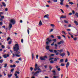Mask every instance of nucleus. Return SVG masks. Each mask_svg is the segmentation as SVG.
<instances>
[{
  "mask_svg": "<svg viewBox=\"0 0 78 78\" xmlns=\"http://www.w3.org/2000/svg\"><path fill=\"white\" fill-rule=\"evenodd\" d=\"M37 70L39 71H37L36 72L34 73V72H33L32 73L33 74H34V75L36 76H37V74H38L39 73H41L42 72V70L40 69L39 68V66H38L37 64V63H36L35 65V68L34 69V70L35 71H36Z\"/></svg>",
  "mask_w": 78,
  "mask_h": 78,
  "instance_id": "f257e3e1",
  "label": "nucleus"
},
{
  "mask_svg": "<svg viewBox=\"0 0 78 78\" xmlns=\"http://www.w3.org/2000/svg\"><path fill=\"white\" fill-rule=\"evenodd\" d=\"M13 49L14 50V51H15L16 52L15 53V54L16 56H17V57H20V55H19L20 54V51H18V50H19V45L17 44H15V46L13 47Z\"/></svg>",
  "mask_w": 78,
  "mask_h": 78,
  "instance_id": "f03ea898",
  "label": "nucleus"
},
{
  "mask_svg": "<svg viewBox=\"0 0 78 78\" xmlns=\"http://www.w3.org/2000/svg\"><path fill=\"white\" fill-rule=\"evenodd\" d=\"M59 55L60 56H62V57H64L65 55H66V54L64 52H63L61 53H59L58 52L56 53L55 55Z\"/></svg>",
  "mask_w": 78,
  "mask_h": 78,
  "instance_id": "7ed1b4c3",
  "label": "nucleus"
},
{
  "mask_svg": "<svg viewBox=\"0 0 78 78\" xmlns=\"http://www.w3.org/2000/svg\"><path fill=\"white\" fill-rule=\"evenodd\" d=\"M16 23V21L14 19H11L10 20V23H12V25H14Z\"/></svg>",
  "mask_w": 78,
  "mask_h": 78,
  "instance_id": "20e7f679",
  "label": "nucleus"
},
{
  "mask_svg": "<svg viewBox=\"0 0 78 78\" xmlns=\"http://www.w3.org/2000/svg\"><path fill=\"white\" fill-rule=\"evenodd\" d=\"M47 56H44V57H40V59L41 60H44L45 59V58H47Z\"/></svg>",
  "mask_w": 78,
  "mask_h": 78,
  "instance_id": "39448f33",
  "label": "nucleus"
},
{
  "mask_svg": "<svg viewBox=\"0 0 78 78\" xmlns=\"http://www.w3.org/2000/svg\"><path fill=\"white\" fill-rule=\"evenodd\" d=\"M12 27V24L11 23H9V30H11V28Z\"/></svg>",
  "mask_w": 78,
  "mask_h": 78,
  "instance_id": "423d86ee",
  "label": "nucleus"
},
{
  "mask_svg": "<svg viewBox=\"0 0 78 78\" xmlns=\"http://www.w3.org/2000/svg\"><path fill=\"white\" fill-rule=\"evenodd\" d=\"M3 56L4 58H7V57H9V55L8 54H7V55L5 54L3 55Z\"/></svg>",
  "mask_w": 78,
  "mask_h": 78,
  "instance_id": "0eeeda50",
  "label": "nucleus"
},
{
  "mask_svg": "<svg viewBox=\"0 0 78 78\" xmlns=\"http://www.w3.org/2000/svg\"><path fill=\"white\" fill-rule=\"evenodd\" d=\"M63 49H60V50H57V51H59L60 53H62V52H63Z\"/></svg>",
  "mask_w": 78,
  "mask_h": 78,
  "instance_id": "6e6552de",
  "label": "nucleus"
},
{
  "mask_svg": "<svg viewBox=\"0 0 78 78\" xmlns=\"http://www.w3.org/2000/svg\"><path fill=\"white\" fill-rule=\"evenodd\" d=\"M48 16H49V15L48 14L47 15L44 16V18H47V19H49Z\"/></svg>",
  "mask_w": 78,
  "mask_h": 78,
  "instance_id": "1a4fd4ad",
  "label": "nucleus"
},
{
  "mask_svg": "<svg viewBox=\"0 0 78 78\" xmlns=\"http://www.w3.org/2000/svg\"><path fill=\"white\" fill-rule=\"evenodd\" d=\"M61 18H66V15H65V16L62 15L60 17V19H61Z\"/></svg>",
  "mask_w": 78,
  "mask_h": 78,
  "instance_id": "9d476101",
  "label": "nucleus"
},
{
  "mask_svg": "<svg viewBox=\"0 0 78 78\" xmlns=\"http://www.w3.org/2000/svg\"><path fill=\"white\" fill-rule=\"evenodd\" d=\"M38 25L39 26H41V25H42V21H41V20L40 21Z\"/></svg>",
  "mask_w": 78,
  "mask_h": 78,
  "instance_id": "9b49d317",
  "label": "nucleus"
},
{
  "mask_svg": "<svg viewBox=\"0 0 78 78\" xmlns=\"http://www.w3.org/2000/svg\"><path fill=\"white\" fill-rule=\"evenodd\" d=\"M61 2L60 4L61 5H63V2H64V0H60Z\"/></svg>",
  "mask_w": 78,
  "mask_h": 78,
  "instance_id": "f8f14e48",
  "label": "nucleus"
},
{
  "mask_svg": "<svg viewBox=\"0 0 78 78\" xmlns=\"http://www.w3.org/2000/svg\"><path fill=\"white\" fill-rule=\"evenodd\" d=\"M70 65V62H68L67 63L66 65V67L67 69L68 68V67L69 66V65Z\"/></svg>",
  "mask_w": 78,
  "mask_h": 78,
  "instance_id": "ddd939ff",
  "label": "nucleus"
},
{
  "mask_svg": "<svg viewBox=\"0 0 78 78\" xmlns=\"http://www.w3.org/2000/svg\"><path fill=\"white\" fill-rule=\"evenodd\" d=\"M46 50H50V46H47L46 47Z\"/></svg>",
  "mask_w": 78,
  "mask_h": 78,
  "instance_id": "4468645a",
  "label": "nucleus"
},
{
  "mask_svg": "<svg viewBox=\"0 0 78 78\" xmlns=\"http://www.w3.org/2000/svg\"><path fill=\"white\" fill-rule=\"evenodd\" d=\"M47 40L49 42H51L52 41V40H49V38H48L47 39Z\"/></svg>",
  "mask_w": 78,
  "mask_h": 78,
  "instance_id": "2eb2a0df",
  "label": "nucleus"
},
{
  "mask_svg": "<svg viewBox=\"0 0 78 78\" xmlns=\"http://www.w3.org/2000/svg\"><path fill=\"white\" fill-rule=\"evenodd\" d=\"M12 74H11L10 75L8 74V78H11V76H12Z\"/></svg>",
  "mask_w": 78,
  "mask_h": 78,
  "instance_id": "dca6fc26",
  "label": "nucleus"
},
{
  "mask_svg": "<svg viewBox=\"0 0 78 78\" xmlns=\"http://www.w3.org/2000/svg\"><path fill=\"white\" fill-rule=\"evenodd\" d=\"M74 23H75L76 25H78V22L76 21H74Z\"/></svg>",
  "mask_w": 78,
  "mask_h": 78,
  "instance_id": "f3484780",
  "label": "nucleus"
},
{
  "mask_svg": "<svg viewBox=\"0 0 78 78\" xmlns=\"http://www.w3.org/2000/svg\"><path fill=\"white\" fill-rule=\"evenodd\" d=\"M29 30H31V29L30 28H28V29L27 30V33H28V34H30V31H29Z\"/></svg>",
  "mask_w": 78,
  "mask_h": 78,
  "instance_id": "a211bd4d",
  "label": "nucleus"
},
{
  "mask_svg": "<svg viewBox=\"0 0 78 78\" xmlns=\"http://www.w3.org/2000/svg\"><path fill=\"white\" fill-rule=\"evenodd\" d=\"M10 40V41H12V39H11V38L10 37H9L7 40V41H9V40Z\"/></svg>",
  "mask_w": 78,
  "mask_h": 78,
  "instance_id": "6ab92c4d",
  "label": "nucleus"
},
{
  "mask_svg": "<svg viewBox=\"0 0 78 78\" xmlns=\"http://www.w3.org/2000/svg\"><path fill=\"white\" fill-rule=\"evenodd\" d=\"M15 75L16 76V78H19V76H17V74L15 73Z\"/></svg>",
  "mask_w": 78,
  "mask_h": 78,
  "instance_id": "aec40b11",
  "label": "nucleus"
},
{
  "mask_svg": "<svg viewBox=\"0 0 78 78\" xmlns=\"http://www.w3.org/2000/svg\"><path fill=\"white\" fill-rule=\"evenodd\" d=\"M64 22L66 23H69V22H68V21H67L66 20H64Z\"/></svg>",
  "mask_w": 78,
  "mask_h": 78,
  "instance_id": "412c9836",
  "label": "nucleus"
},
{
  "mask_svg": "<svg viewBox=\"0 0 78 78\" xmlns=\"http://www.w3.org/2000/svg\"><path fill=\"white\" fill-rule=\"evenodd\" d=\"M69 4H70V5H73V2H69Z\"/></svg>",
  "mask_w": 78,
  "mask_h": 78,
  "instance_id": "4be33fe9",
  "label": "nucleus"
},
{
  "mask_svg": "<svg viewBox=\"0 0 78 78\" xmlns=\"http://www.w3.org/2000/svg\"><path fill=\"white\" fill-rule=\"evenodd\" d=\"M50 26H51V27H55V25L53 24H51L50 25Z\"/></svg>",
  "mask_w": 78,
  "mask_h": 78,
  "instance_id": "5701e85b",
  "label": "nucleus"
},
{
  "mask_svg": "<svg viewBox=\"0 0 78 78\" xmlns=\"http://www.w3.org/2000/svg\"><path fill=\"white\" fill-rule=\"evenodd\" d=\"M49 67L50 68V70H51V69H52V68H53L52 67V66H49Z\"/></svg>",
  "mask_w": 78,
  "mask_h": 78,
  "instance_id": "b1692460",
  "label": "nucleus"
},
{
  "mask_svg": "<svg viewBox=\"0 0 78 78\" xmlns=\"http://www.w3.org/2000/svg\"><path fill=\"white\" fill-rule=\"evenodd\" d=\"M57 37L58 39H61V37L60 36H57Z\"/></svg>",
  "mask_w": 78,
  "mask_h": 78,
  "instance_id": "393cba45",
  "label": "nucleus"
},
{
  "mask_svg": "<svg viewBox=\"0 0 78 78\" xmlns=\"http://www.w3.org/2000/svg\"><path fill=\"white\" fill-rule=\"evenodd\" d=\"M2 5H3V6H4V7H5V6H6V4H5V3L4 2H2Z\"/></svg>",
  "mask_w": 78,
  "mask_h": 78,
  "instance_id": "a878e982",
  "label": "nucleus"
},
{
  "mask_svg": "<svg viewBox=\"0 0 78 78\" xmlns=\"http://www.w3.org/2000/svg\"><path fill=\"white\" fill-rule=\"evenodd\" d=\"M49 51L50 52H53V50L52 49H49Z\"/></svg>",
  "mask_w": 78,
  "mask_h": 78,
  "instance_id": "bb28decb",
  "label": "nucleus"
},
{
  "mask_svg": "<svg viewBox=\"0 0 78 78\" xmlns=\"http://www.w3.org/2000/svg\"><path fill=\"white\" fill-rule=\"evenodd\" d=\"M60 62H64V59H60Z\"/></svg>",
  "mask_w": 78,
  "mask_h": 78,
  "instance_id": "cd10ccee",
  "label": "nucleus"
},
{
  "mask_svg": "<svg viewBox=\"0 0 78 78\" xmlns=\"http://www.w3.org/2000/svg\"><path fill=\"white\" fill-rule=\"evenodd\" d=\"M6 67H7V64H4V67H5V68H6Z\"/></svg>",
  "mask_w": 78,
  "mask_h": 78,
  "instance_id": "c85d7f7f",
  "label": "nucleus"
},
{
  "mask_svg": "<svg viewBox=\"0 0 78 78\" xmlns=\"http://www.w3.org/2000/svg\"><path fill=\"white\" fill-rule=\"evenodd\" d=\"M67 53L68 56H70V53L69 52V51H67Z\"/></svg>",
  "mask_w": 78,
  "mask_h": 78,
  "instance_id": "c756f323",
  "label": "nucleus"
},
{
  "mask_svg": "<svg viewBox=\"0 0 78 78\" xmlns=\"http://www.w3.org/2000/svg\"><path fill=\"white\" fill-rule=\"evenodd\" d=\"M60 42L61 44H64V41H60Z\"/></svg>",
  "mask_w": 78,
  "mask_h": 78,
  "instance_id": "7c9ffc66",
  "label": "nucleus"
},
{
  "mask_svg": "<svg viewBox=\"0 0 78 78\" xmlns=\"http://www.w3.org/2000/svg\"><path fill=\"white\" fill-rule=\"evenodd\" d=\"M75 15L76 17H78V13L77 12L76 13Z\"/></svg>",
  "mask_w": 78,
  "mask_h": 78,
  "instance_id": "2f4dec72",
  "label": "nucleus"
},
{
  "mask_svg": "<svg viewBox=\"0 0 78 78\" xmlns=\"http://www.w3.org/2000/svg\"><path fill=\"white\" fill-rule=\"evenodd\" d=\"M52 41L53 42H56V39H53L52 40Z\"/></svg>",
  "mask_w": 78,
  "mask_h": 78,
  "instance_id": "473e14b6",
  "label": "nucleus"
},
{
  "mask_svg": "<svg viewBox=\"0 0 78 78\" xmlns=\"http://www.w3.org/2000/svg\"><path fill=\"white\" fill-rule=\"evenodd\" d=\"M12 42V40H10L9 42V44H11V43Z\"/></svg>",
  "mask_w": 78,
  "mask_h": 78,
  "instance_id": "72a5a7b5",
  "label": "nucleus"
},
{
  "mask_svg": "<svg viewBox=\"0 0 78 78\" xmlns=\"http://www.w3.org/2000/svg\"><path fill=\"white\" fill-rule=\"evenodd\" d=\"M54 59V58H51L49 59V60L50 61V60H52V59Z\"/></svg>",
  "mask_w": 78,
  "mask_h": 78,
  "instance_id": "f704fd0d",
  "label": "nucleus"
},
{
  "mask_svg": "<svg viewBox=\"0 0 78 78\" xmlns=\"http://www.w3.org/2000/svg\"><path fill=\"white\" fill-rule=\"evenodd\" d=\"M54 78H59V76H54Z\"/></svg>",
  "mask_w": 78,
  "mask_h": 78,
  "instance_id": "c9c22d12",
  "label": "nucleus"
},
{
  "mask_svg": "<svg viewBox=\"0 0 78 78\" xmlns=\"http://www.w3.org/2000/svg\"><path fill=\"white\" fill-rule=\"evenodd\" d=\"M50 62L51 63H53L54 62V61L53 60H51L50 61Z\"/></svg>",
  "mask_w": 78,
  "mask_h": 78,
  "instance_id": "e433bc0d",
  "label": "nucleus"
},
{
  "mask_svg": "<svg viewBox=\"0 0 78 78\" xmlns=\"http://www.w3.org/2000/svg\"><path fill=\"white\" fill-rule=\"evenodd\" d=\"M60 66H64V63H62V64L60 65Z\"/></svg>",
  "mask_w": 78,
  "mask_h": 78,
  "instance_id": "4c0bfd02",
  "label": "nucleus"
},
{
  "mask_svg": "<svg viewBox=\"0 0 78 78\" xmlns=\"http://www.w3.org/2000/svg\"><path fill=\"white\" fill-rule=\"evenodd\" d=\"M12 62H13V61L12 60H11L10 61V63H12Z\"/></svg>",
  "mask_w": 78,
  "mask_h": 78,
  "instance_id": "58836bf2",
  "label": "nucleus"
},
{
  "mask_svg": "<svg viewBox=\"0 0 78 78\" xmlns=\"http://www.w3.org/2000/svg\"><path fill=\"white\" fill-rule=\"evenodd\" d=\"M38 57H39V55H37L36 56V58L37 59H38Z\"/></svg>",
  "mask_w": 78,
  "mask_h": 78,
  "instance_id": "ea45409f",
  "label": "nucleus"
},
{
  "mask_svg": "<svg viewBox=\"0 0 78 78\" xmlns=\"http://www.w3.org/2000/svg\"><path fill=\"white\" fill-rule=\"evenodd\" d=\"M3 60H0V62L1 63H2V62H3Z\"/></svg>",
  "mask_w": 78,
  "mask_h": 78,
  "instance_id": "a19ab883",
  "label": "nucleus"
},
{
  "mask_svg": "<svg viewBox=\"0 0 78 78\" xmlns=\"http://www.w3.org/2000/svg\"><path fill=\"white\" fill-rule=\"evenodd\" d=\"M44 67H45V69H46L47 67H48V66L47 65H45L44 66Z\"/></svg>",
  "mask_w": 78,
  "mask_h": 78,
  "instance_id": "79ce46f5",
  "label": "nucleus"
},
{
  "mask_svg": "<svg viewBox=\"0 0 78 78\" xmlns=\"http://www.w3.org/2000/svg\"><path fill=\"white\" fill-rule=\"evenodd\" d=\"M60 10L62 12V13H64V11L62 10V9H60Z\"/></svg>",
  "mask_w": 78,
  "mask_h": 78,
  "instance_id": "37998d69",
  "label": "nucleus"
},
{
  "mask_svg": "<svg viewBox=\"0 0 78 78\" xmlns=\"http://www.w3.org/2000/svg\"><path fill=\"white\" fill-rule=\"evenodd\" d=\"M58 61V60L57 59V58H54V61L56 62L57 61Z\"/></svg>",
  "mask_w": 78,
  "mask_h": 78,
  "instance_id": "c03bdc74",
  "label": "nucleus"
},
{
  "mask_svg": "<svg viewBox=\"0 0 78 78\" xmlns=\"http://www.w3.org/2000/svg\"><path fill=\"white\" fill-rule=\"evenodd\" d=\"M53 2H58V0H54L53 1Z\"/></svg>",
  "mask_w": 78,
  "mask_h": 78,
  "instance_id": "a18cd8bd",
  "label": "nucleus"
},
{
  "mask_svg": "<svg viewBox=\"0 0 78 78\" xmlns=\"http://www.w3.org/2000/svg\"><path fill=\"white\" fill-rule=\"evenodd\" d=\"M14 69H11V72H13V71H14Z\"/></svg>",
  "mask_w": 78,
  "mask_h": 78,
  "instance_id": "49530a36",
  "label": "nucleus"
},
{
  "mask_svg": "<svg viewBox=\"0 0 78 78\" xmlns=\"http://www.w3.org/2000/svg\"><path fill=\"white\" fill-rule=\"evenodd\" d=\"M55 44V42H53L51 44V46H53V45H54V44Z\"/></svg>",
  "mask_w": 78,
  "mask_h": 78,
  "instance_id": "de8ad7c7",
  "label": "nucleus"
},
{
  "mask_svg": "<svg viewBox=\"0 0 78 78\" xmlns=\"http://www.w3.org/2000/svg\"><path fill=\"white\" fill-rule=\"evenodd\" d=\"M16 73H17V74H19V73H20V72H17V71H16L15 72Z\"/></svg>",
  "mask_w": 78,
  "mask_h": 78,
  "instance_id": "09e8293b",
  "label": "nucleus"
},
{
  "mask_svg": "<svg viewBox=\"0 0 78 78\" xmlns=\"http://www.w3.org/2000/svg\"><path fill=\"white\" fill-rule=\"evenodd\" d=\"M5 11H8V8H6L5 9Z\"/></svg>",
  "mask_w": 78,
  "mask_h": 78,
  "instance_id": "8fccbe9b",
  "label": "nucleus"
},
{
  "mask_svg": "<svg viewBox=\"0 0 78 78\" xmlns=\"http://www.w3.org/2000/svg\"><path fill=\"white\" fill-rule=\"evenodd\" d=\"M2 48H5V46H4L3 45H2Z\"/></svg>",
  "mask_w": 78,
  "mask_h": 78,
  "instance_id": "3c124183",
  "label": "nucleus"
},
{
  "mask_svg": "<svg viewBox=\"0 0 78 78\" xmlns=\"http://www.w3.org/2000/svg\"><path fill=\"white\" fill-rule=\"evenodd\" d=\"M32 59H33V58H34V54H33V53L32 54Z\"/></svg>",
  "mask_w": 78,
  "mask_h": 78,
  "instance_id": "603ef678",
  "label": "nucleus"
},
{
  "mask_svg": "<svg viewBox=\"0 0 78 78\" xmlns=\"http://www.w3.org/2000/svg\"><path fill=\"white\" fill-rule=\"evenodd\" d=\"M73 39L74 41H76V40L77 39L76 37H75V38H74Z\"/></svg>",
  "mask_w": 78,
  "mask_h": 78,
  "instance_id": "864d4df0",
  "label": "nucleus"
},
{
  "mask_svg": "<svg viewBox=\"0 0 78 78\" xmlns=\"http://www.w3.org/2000/svg\"><path fill=\"white\" fill-rule=\"evenodd\" d=\"M57 70H58V71H60V70H61V69H60V68H58L57 69Z\"/></svg>",
  "mask_w": 78,
  "mask_h": 78,
  "instance_id": "5fc2aeb1",
  "label": "nucleus"
},
{
  "mask_svg": "<svg viewBox=\"0 0 78 78\" xmlns=\"http://www.w3.org/2000/svg\"><path fill=\"white\" fill-rule=\"evenodd\" d=\"M62 32L63 33H64V34H66V32H64V31H62Z\"/></svg>",
  "mask_w": 78,
  "mask_h": 78,
  "instance_id": "6e6d98bb",
  "label": "nucleus"
},
{
  "mask_svg": "<svg viewBox=\"0 0 78 78\" xmlns=\"http://www.w3.org/2000/svg\"><path fill=\"white\" fill-rule=\"evenodd\" d=\"M1 18L3 19H4V16H2L1 17Z\"/></svg>",
  "mask_w": 78,
  "mask_h": 78,
  "instance_id": "4d7b16f0",
  "label": "nucleus"
},
{
  "mask_svg": "<svg viewBox=\"0 0 78 78\" xmlns=\"http://www.w3.org/2000/svg\"><path fill=\"white\" fill-rule=\"evenodd\" d=\"M58 45H60V44H61V41L60 42H58Z\"/></svg>",
  "mask_w": 78,
  "mask_h": 78,
  "instance_id": "13d9d810",
  "label": "nucleus"
},
{
  "mask_svg": "<svg viewBox=\"0 0 78 78\" xmlns=\"http://www.w3.org/2000/svg\"><path fill=\"white\" fill-rule=\"evenodd\" d=\"M53 31V29H51L50 30V32H52V31Z\"/></svg>",
  "mask_w": 78,
  "mask_h": 78,
  "instance_id": "bf43d9fd",
  "label": "nucleus"
},
{
  "mask_svg": "<svg viewBox=\"0 0 78 78\" xmlns=\"http://www.w3.org/2000/svg\"><path fill=\"white\" fill-rule=\"evenodd\" d=\"M72 27V25L70 24H69L68 25V27Z\"/></svg>",
  "mask_w": 78,
  "mask_h": 78,
  "instance_id": "052dcab7",
  "label": "nucleus"
},
{
  "mask_svg": "<svg viewBox=\"0 0 78 78\" xmlns=\"http://www.w3.org/2000/svg\"><path fill=\"white\" fill-rule=\"evenodd\" d=\"M68 61V60H67V58L66 59L65 62H67Z\"/></svg>",
  "mask_w": 78,
  "mask_h": 78,
  "instance_id": "680f3d73",
  "label": "nucleus"
},
{
  "mask_svg": "<svg viewBox=\"0 0 78 78\" xmlns=\"http://www.w3.org/2000/svg\"><path fill=\"white\" fill-rule=\"evenodd\" d=\"M46 44H47V45H48L49 44V42L48 41H47L46 42Z\"/></svg>",
  "mask_w": 78,
  "mask_h": 78,
  "instance_id": "e2e57ef3",
  "label": "nucleus"
},
{
  "mask_svg": "<svg viewBox=\"0 0 78 78\" xmlns=\"http://www.w3.org/2000/svg\"><path fill=\"white\" fill-rule=\"evenodd\" d=\"M30 70H31V71H32L33 70V68L32 67H30Z\"/></svg>",
  "mask_w": 78,
  "mask_h": 78,
  "instance_id": "0e129e2a",
  "label": "nucleus"
},
{
  "mask_svg": "<svg viewBox=\"0 0 78 78\" xmlns=\"http://www.w3.org/2000/svg\"><path fill=\"white\" fill-rule=\"evenodd\" d=\"M54 53H57V51H57L56 50H54Z\"/></svg>",
  "mask_w": 78,
  "mask_h": 78,
  "instance_id": "69168bd1",
  "label": "nucleus"
},
{
  "mask_svg": "<svg viewBox=\"0 0 78 78\" xmlns=\"http://www.w3.org/2000/svg\"><path fill=\"white\" fill-rule=\"evenodd\" d=\"M2 24H3V23L2 22H0V25H2Z\"/></svg>",
  "mask_w": 78,
  "mask_h": 78,
  "instance_id": "338daca9",
  "label": "nucleus"
},
{
  "mask_svg": "<svg viewBox=\"0 0 78 78\" xmlns=\"http://www.w3.org/2000/svg\"><path fill=\"white\" fill-rule=\"evenodd\" d=\"M66 6L67 8H69V5H66Z\"/></svg>",
  "mask_w": 78,
  "mask_h": 78,
  "instance_id": "774afa93",
  "label": "nucleus"
}]
</instances>
